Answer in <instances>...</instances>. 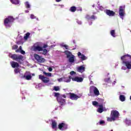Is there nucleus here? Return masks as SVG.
Listing matches in <instances>:
<instances>
[{
    "instance_id": "nucleus-1",
    "label": "nucleus",
    "mask_w": 131,
    "mask_h": 131,
    "mask_svg": "<svg viewBox=\"0 0 131 131\" xmlns=\"http://www.w3.org/2000/svg\"><path fill=\"white\" fill-rule=\"evenodd\" d=\"M123 64H124L126 67L123 66L121 68L122 70H126L127 69H131V56L127 54L121 57Z\"/></svg>"
},
{
    "instance_id": "nucleus-2",
    "label": "nucleus",
    "mask_w": 131,
    "mask_h": 131,
    "mask_svg": "<svg viewBox=\"0 0 131 131\" xmlns=\"http://www.w3.org/2000/svg\"><path fill=\"white\" fill-rule=\"evenodd\" d=\"M71 79H72L73 81H77V82H82L83 81V78L77 77H73L72 78L70 76L68 77H63V81L64 82H70Z\"/></svg>"
},
{
    "instance_id": "nucleus-3",
    "label": "nucleus",
    "mask_w": 131,
    "mask_h": 131,
    "mask_svg": "<svg viewBox=\"0 0 131 131\" xmlns=\"http://www.w3.org/2000/svg\"><path fill=\"white\" fill-rule=\"evenodd\" d=\"M14 22V18L12 16L6 18L4 20V24L7 28L12 26V23Z\"/></svg>"
},
{
    "instance_id": "nucleus-4",
    "label": "nucleus",
    "mask_w": 131,
    "mask_h": 131,
    "mask_svg": "<svg viewBox=\"0 0 131 131\" xmlns=\"http://www.w3.org/2000/svg\"><path fill=\"white\" fill-rule=\"evenodd\" d=\"M9 56L10 58L13 59V60H15V61H17V62H19V63H22L23 62V56L22 55H17L16 54H10Z\"/></svg>"
},
{
    "instance_id": "nucleus-5",
    "label": "nucleus",
    "mask_w": 131,
    "mask_h": 131,
    "mask_svg": "<svg viewBox=\"0 0 131 131\" xmlns=\"http://www.w3.org/2000/svg\"><path fill=\"white\" fill-rule=\"evenodd\" d=\"M32 51H34V52H41L42 51V47L40 46L39 43H36L32 47Z\"/></svg>"
},
{
    "instance_id": "nucleus-6",
    "label": "nucleus",
    "mask_w": 131,
    "mask_h": 131,
    "mask_svg": "<svg viewBox=\"0 0 131 131\" xmlns=\"http://www.w3.org/2000/svg\"><path fill=\"white\" fill-rule=\"evenodd\" d=\"M55 97H56L57 101L60 104V105L65 104V99H62L60 97V94L59 93H54Z\"/></svg>"
},
{
    "instance_id": "nucleus-7",
    "label": "nucleus",
    "mask_w": 131,
    "mask_h": 131,
    "mask_svg": "<svg viewBox=\"0 0 131 131\" xmlns=\"http://www.w3.org/2000/svg\"><path fill=\"white\" fill-rule=\"evenodd\" d=\"M92 104L93 106H95V107H99L97 110V112H99V113H102V112H103V104H100V103L97 101H93Z\"/></svg>"
},
{
    "instance_id": "nucleus-8",
    "label": "nucleus",
    "mask_w": 131,
    "mask_h": 131,
    "mask_svg": "<svg viewBox=\"0 0 131 131\" xmlns=\"http://www.w3.org/2000/svg\"><path fill=\"white\" fill-rule=\"evenodd\" d=\"M125 10V6H120V9L119 11V14L120 17V18L123 20V16L124 15H125V11H124Z\"/></svg>"
},
{
    "instance_id": "nucleus-9",
    "label": "nucleus",
    "mask_w": 131,
    "mask_h": 131,
    "mask_svg": "<svg viewBox=\"0 0 131 131\" xmlns=\"http://www.w3.org/2000/svg\"><path fill=\"white\" fill-rule=\"evenodd\" d=\"M111 116L113 120H116L119 117V113L117 111H113L111 113Z\"/></svg>"
},
{
    "instance_id": "nucleus-10",
    "label": "nucleus",
    "mask_w": 131,
    "mask_h": 131,
    "mask_svg": "<svg viewBox=\"0 0 131 131\" xmlns=\"http://www.w3.org/2000/svg\"><path fill=\"white\" fill-rule=\"evenodd\" d=\"M34 57L35 60L37 61L39 63H43L46 60L42 57L39 56L38 54H34Z\"/></svg>"
},
{
    "instance_id": "nucleus-11",
    "label": "nucleus",
    "mask_w": 131,
    "mask_h": 131,
    "mask_svg": "<svg viewBox=\"0 0 131 131\" xmlns=\"http://www.w3.org/2000/svg\"><path fill=\"white\" fill-rule=\"evenodd\" d=\"M90 93H93V92L95 96H99L100 95L99 90H98L97 88L95 87V86H90Z\"/></svg>"
},
{
    "instance_id": "nucleus-12",
    "label": "nucleus",
    "mask_w": 131,
    "mask_h": 131,
    "mask_svg": "<svg viewBox=\"0 0 131 131\" xmlns=\"http://www.w3.org/2000/svg\"><path fill=\"white\" fill-rule=\"evenodd\" d=\"M39 78L45 83L50 82V79H49L48 77H45V76H42V75H39Z\"/></svg>"
},
{
    "instance_id": "nucleus-13",
    "label": "nucleus",
    "mask_w": 131,
    "mask_h": 131,
    "mask_svg": "<svg viewBox=\"0 0 131 131\" xmlns=\"http://www.w3.org/2000/svg\"><path fill=\"white\" fill-rule=\"evenodd\" d=\"M58 128L60 130H65V129H67V124L61 123L58 125Z\"/></svg>"
},
{
    "instance_id": "nucleus-14",
    "label": "nucleus",
    "mask_w": 131,
    "mask_h": 131,
    "mask_svg": "<svg viewBox=\"0 0 131 131\" xmlns=\"http://www.w3.org/2000/svg\"><path fill=\"white\" fill-rule=\"evenodd\" d=\"M23 77V78H25L27 80H30L32 78L31 74L29 72H27Z\"/></svg>"
},
{
    "instance_id": "nucleus-15",
    "label": "nucleus",
    "mask_w": 131,
    "mask_h": 131,
    "mask_svg": "<svg viewBox=\"0 0 131 131\" xmlns=\"http://www.w3.org/2000/svg\"><path fill=\"white\" fill-rule=\"evenodd\" d=\"M81 97V95H79L78 96L74 94H71L70 98L71 100H77L79 98H80Z\"/></svg>"
},
{
    "instance_id": "nucleus-16",
    "label": "nucleus",
    "mask_w": 131,
    "mask_h": 131,
    "mask_svg": "<svg viewBox=\"0 0 131 131\" xmlns=\"http://www.w3.org/2000/svg\"><path fill=\"white\" fill-rule=\"evenodd\" d=\"M77 55H78V57H79L80 59H81V60H86V59H88V57L84 56V55L81 54V53L80 52H78Z\"/></svg>"
},
{
    "instance_id": "nucleus-17",
    "label": "nucleus",
    "mask_w": 131,
    "mask_h": 131,
    "mask_svg": "<svg viewBox=\"0 0 131 131\" xmlns=\"http://www.w3.org/2000/svg\"><path fill=\"white\" fill-rule=\"evenodd\" d=\"M85 70V68H84L83 66L79 67L77 68L78 72H80V73H82V72H84Z\"/></svg>"
},
{
    "instance_id": "nucleus-18",
    "label": "nucleus",
    "mask_w": 131,
    "mask_h": 131,
    "mask_svg": "<svg viewBox=\"0 0 131 131\" xmlns=\"http://www.w3.org/2000/svg\"><path fill=\"white\" fill-rule=\"evenodd\" d=\"M10 64L13 68L19 67V63L15 61H11Z\"/></svg>"
},
{
    "instance_id": "nucleus-19",
    "label": "nucleus",
    "mask_w": 131,
    "mask_h": 131,
    "mask_svg": "<svg viewBox=\"0 0 131 131\" xmlns=\"http://www.w3.org/2000/svg\"><path fill=\"white\" fill-rule=\"evenodd\" d=\"M105 13L106 15H108V16H113L115 14V13L111 10H105Z\"/></svg>"
},
{
    "instance_id": "nucleus-20",
    "label": "nucleus",
    "mask_w": 131,
    "mask_h": 131,
    "mask_svg": "<svg viewBox=\"0 0 131 131\" xmlns=\"http://www.w3.org/2000/svg\"><path fill=\"white\" fill-rule=\"evenodd\" d=\"M52 127L53 129H54L55 130H57V122H56V121H52Z\"/></svg>"
},
{
    "instance_id": "nucleus-21",
    "label": "nucleus",
    "mask_w": 131,
    "mask_h": 131,
    "mask_svg": "<svg viewBox=\"0 0 131 131\" xmlns=\"http://www.w3.org/2000/svg\"><path fill=\"white\" fill-rule=\"evenodd\" d=\"M66 55H67V58H70V57L73 56V55H72V53H71V52L68 51H66L64 52Z\"/></svg>"
},
{
    "instance_id": "nucleus-22",
    "label": "nucleus",
    "mask_w": 131,
    "mask_h": 131,
    "mask_svg": "<svg viewBox=\"0 0 131 131\" xmlns=\"http://www.w3.org/2000/svg\"><path fill=\"white\" fill-rule=\"evenodd\" d=\"M10 2L12 4H13V5H19L20 4L19 0H10Z\"/></svg>"
},
{
    "instance_id": "nucleus-23",
    "label": "nucleus",
    "mask_w": 131,
    "mask_h": 131,
    "mask_svg": "<svg viewBox=\"0 0 131 131\" xmlns=\"http://www.w3.org/2000/svg\"><path fill=\"white\" fill-rule=\"evenodd\" d=\"M43 74H44V75L46 76H48V77H51L53 76L51 73H46V72H43Z\"/></svg>"
},
{
    "instance_id": "nucleus-24",
    "label": "nucleus",
    "mask_w": 131,
    "mask_h": 131,
    "mask_svg": "<svg viewBox=\"0 0 131 131\" xmlns=\"http://www.w3.org/2000/svg\"><path fill=\"white\" fill-rule=\"evenodd\" d=\"M74 55H72V56L69 57V62H70V63H73V62H74Z\"/></svg>"
},
{
    "instance_id": "nucleus-25",
    "label": "nucleus",
    "mask_w": 131,
    "mask_h": 131,
    "mask_svg": "<svg viewBox=\"0 0 131 131\" xmlns=\"http://www.w3.org/2000/svg\"><path fill=\"white\" fill-rule=\"evenodd\" d=\"M29 35H30V33H26L24 36V39L25 40H27V39H28V38H29Z\"/></svg>"
},
{
    "instance_id": "nucleus-26",
    "label": "nucleus",
    "mask_w": 131,
    "mask_h": 131,
    "mask_svg": "<svg viewBox=\"0 0 131 131\" xmlns=\"http://www.w3.org/2000/svg\"><path fill=\"white\" fill-rule=\"evenodd\" d=\"M119 98L121 102H124L125 101V97L124 95H120Z\"/></svg>"
},
{
    "instance_id": "nucleus-27",
    "label": "nucleus",
    "mask_w": 131,
    "mask_h": 131,
    "mask_svg": "<svg viewBox=\"0 0 131 131\" xmlns=\"http://www.w3.org/2000/svg\"><path fill=\"white\" fill-rule=\"evenodd\" d=\"M111 34L113 37H116V35H115V30H113L111 31Z\"/></svg>"
},
{
    "instance_id": "nucleus-28",
    "label": "nucleus",
    "mask_w": 131,
    "mask_h": 131,
    "mask_svg": "<svg viewBox=\"0 0 131 131\" xmlns=\"http://www.w3.org/2000/svg\"><path fill=\"white\" fill-rule=\"evenodd\" d=\"M71 12H75L76 11V7L73 6L70 8Z\"/></svg>"
},
{
    "instance_id": "nucleus-29",
    "label": "nucleus",
    "mask_w": 131,
    "mask_h": 131,
    "mask_svg": "<svg viewBox=\"0 0 131 131\" xmlns=\"http://www.w3.org/2000/svg\"><path fill=\"white\" fill-rule=\"evenodd\" d=\"M125 122H126V124H127V125H131V122H130V120L126 119L125 120Z\"/></svg>"
},
{
    "instance_id": "nucleus-30",
    "label": "nucleus",
    "mask_w": 131,
    "mask_h": 131,
    "mask_svg": "<svg viewBox=\"0 0 131 131\" xmlns=\"http://www.w3.org/2000/svg\"><path fill=\"white\" fill-rule=\"evenodd\" d=\"M53 91H55V92H58V91H60V87L54 86Z\"/></svg>"
},
{
    "instance_id": "nucleus-31",
    "label": "nucleus",
    "mask_w": 131,
    "mask_h": 131,
    "mask_svg": "<svg viewBox=\"0 0 131 131\" xmlns=\"http://www.w3.org/2000/svg\"><path fill=\"white\" fill-rule=\"evenodd\" d=\"M104 102V100L102 99H98V103H99L100 105H103V103Z\"/></svg>"
},
{
    "instance_id": "nucleus-32",
    "label": "nucleus",
    "mask_w": 131,
    "mask_h": 131,
    "mask_svg": "<svg viewBox=\"0 0 131 131\" xmlns=\"http://www.w3.org/2000/svg\"><path fill=\"white\" fill-rule=\"evenodd\" d=\"M25 6L27 9H29V8H30V4H29L28 2H26Z\"/></svg>"
},
{
    "instance_id": "nucleus-33",
    "label": "nucleus",
    "mask_w": 131,
    "mask_h": 131,
    "mask_svg": "<svg viewBox=\"0 0 131 131\" xmlns=\"http://www.w3.org/2000/svg\"><path fill=\"white\" fill-rule=\"evenodd\" d=\"M60 46L61 47H64V48H65L67 49H68V46L64 44V43H62L60 44Z\"/></svg>"
},
{
    "instance_id": "nucleus-34",
    "label": "nucleus",
    "mask_w": 131,
    "mask_h": 131,
    "mask_svg": "<svg viewBox=\"0 0 131 131\" xmlns=\"http://www.w3.org/2000/svg\"><path fill=\"white\" fill-rule=\"evenodd\" d=\"M47 53H48V50H47V49L43 50V55H47Z\"/></svg>"
},
{
    "instance_id": "nucleus-35",
    "label": "nucleus",
    "mask_w": 131,
    "mask_h": 131,
    "mask_svg": "<svg viewBox=\"0 0 131 131\" xmlns=\"http://www.w3.org/2000/svg\"><path fill=\"white\" fill-rule=\"evenodd\" d=\"M20 51H22V47L20 46L19 47V50L18 49V50H16L15 51L16 53H19V52H20Z\"/></svg>"
},
{
    "instance_id": "nucleus-36",
    "label": "nucleus",
    "mask_w": 131,
    "mask_h": 131,
    "mask_svg": "<svg viewBox=\"0 0 131 131\" xmlns=\"http://www.w3.org/2000/svg\"><path fill=\"white\" fill-rule=\"evenodd\" d=\"M14 72L15 73L17 74V73H19L20 72V70L18 69H15L14 70Z\"/></svg>"
},
{
    "instance_id": "nucleus-37",
    "label": "nucleus",
    "mask_w": 131,
    "mask_h": 131,
    "mask_svg": "<svg viewBox=\"0 0 131 131\" xmlns=\"http://www.w3.org/2000/svg\"><path fill=\"white\" fill-rule=\"evenodd\" d=\"M107 121H114L113 120V119H112V116H111V118H107Z\"/></svg>"
},
{
    "instance_id": "nucleus-38",
    "label": "nucleus",
    "mask_w": 131,
    "mask_h": 131,
    "mask_svg": "<svg viewBox=\"0 0 131 131\" xmlns=\"http://www.w3.org/2000/svg\"><path fill=\"white\" fill-rule=\"evenodd\" d=\"M17 48H18V46L17 45H13L12 46L13 50H16V49H17Z\"/></svg>"
},
{
    "instance_id": "nucleus-39",
    "label": "nucleus",
    "mask_w": 131,
    "mask_h": 131,
    "mask_svg": "<svg viewBox=\"0 0 131 131\" xmlns=\"http://www.w3.org/2000/svg\"><path fill=\"white\" fill-rule=\"evenodd\" d=\"M77 23L78 24H79V25H81V24H82V23L81 22V21H80V20L77 19Z\"/></svg>"
},
{
    "instance_id": "nucleus-40",
    "label": "nucleus",
    "mask_w": 131,
    "mask_h": 131,
    "mask_svg": "<svg viewBox=\"0 0 131 131\" xmlns=\"http://www.w3.org/2000/svg\"><path fill=\"white\" fill-rule=\"evenodd\" d=\"M58 81H59V82H61L62 81H63V78H61L58 79Z\"/></svg>"
},
{
    "instance_id": "nucleus-41",
    "label": "nucleus",
    "mask_w": 131,
    "mask_h": 131,
    "mask_svg": "<svg viewBox=\"0 0 131 131\" xmlns=\"http://www.w3.org/2000/svg\"><path fill=\"white\" fill-rule=\"evenodd\" d=\"M31 19H35V16L33 14H31Z\"/></svg>"
},
{
    "instance_id": "nucleus-42",
    "label": "nucleus",
    "mask_w": 131,
    "mask_h": 131,
    "mask_svg": "<svg viewBox=\"0 0 131 131\" xmlns=\"http://www.w3.org/2000/svg\"><path fill=\"white\" fill-rule=\"evenodd\" d=\"M76 73H75V72L74 71H72L70 72V74L71 75H74V74H76Z\"/></svg>"
},
{
    "instance_id": "nucleus-43",
    "label": "nucleus",
    "mask_w": 131,
    "mask_h": 131,
    "mask_svg": "<svg viewBox=\"0 0 131 131\" xmlns=\"http://www.w3.org/2000/svg\"><path fill=\"white\" fill-rule=\"evenodd\" d=\"M48 70L50 72H52V71H53V69L51 67L48 68Z\"/></svg>"
},
{
    "instance_id": "nucleus-44",
    "label": "nucleus",
    "mask_w": 131,
    "mask_h": 131,
    "mask_svg": "<svg viewBox=\"0 0 131 131\" xmlns=\"http://www.w3.org/2000/svg\"><path fill=\"white\" fill-rule=\"evenodd\" d=\"M17 45H23V42H22L21 41H19L17 42Z\"/></svg>"
},
{
    "instance_id": "nucleus-45",
    "label": "nucleus",
    "mask_w": 131,
    "mask_h": 131,
    "mask_svg": "<svg viewBox=\"0 0 131 131\" xmlns=\"http://www.w3.org/2000/svg\"><path fill=\"white\" fill-rule=\"evenodd\" d=\"M20 53H21V54H22L23 55H24V54H25V51H23V50H20Z\"/></svg>"
},
{
    "instance_id": "nucleus-46",
    "label": "nucleus",
    "mask_w": 131,
    "mask_h": 131,
    "mask_svg": "<svg viewBox=\"0 0 131 131\" xmlns=\"http://www.w3.org/2000/svg\"><path fill=\"white\" fill-rule=\"evenodd\" d=\"M90 19H96V16L92 15L90 17Z\"/></svg>"
},
{
    "instance_id": "nucleus-47",
    "label": "nucleus",
    "mask_w": 131,
    "mask_h": 131,
    "mask_svg": "<svg viewBox=\"0 0 131 131\" xmlns=\"http://www.w3.org/2000/svg\"><path fill=\"white\" fill-rule=\"evenodd\" d=\"M109 80H110V78H108L107 79H105L104 81L107 82L108 81H109Z\"/></svg>"
},
{
    "instance_id": "nucleus-48",
    "label": "nucleus",
    "mask_w": 131,
    "mask_h": 131,
    "mask_svg": "<svg viewBox=\"0 0 131 131\" xmlns=\"http://www.w3.org/2000/svg\"><path fill=\"white\" fill-rule=\"evenodd\" d=\"M86 19H91V16H90V15H86Z\"/></svg>"
},
{
    "instance_id": "nucleus-49",
    "label": "nucleus",
    "mask_w": 131,
    "mask_h": 131,
    "mask_svg": "<svg viewBox=\"0 0 131 131\" xmlns=\"http://www.w3.org/2000/svg\"><path fill=\"white\" fill-rule=\"evenodd\" d=\"M42 48H43V49H46V48H48V45H44L43 46V47H42Z\"/></svg>"
},
{
    "instance_id": "nucleus-50",
    "label": "nucleus",
    "mask_w": 131,
    "mask_h": 131,
    "mask_svg": "<svg viewBox=\"0 0 131 131\" xmlns=\"http://www.w3.org/2000/svg\"><path fill=\"white\" fill-rule=\"evenodd\" d=\"M104 122H105L104 121H100L99 123L100 124H103V123H104Z\"/></svg>"
},
{
    "instance_id": "nucleus-51",
    "label": "nucleus",
    "mask_w": 131,
    "mask_h": 131,
    "mask_svg": "<svg viewBox=\"0 0 131 131\" xmlns=\"http://www.w3.org/2000/svg\"><path fill=\"white\" fill-rule=\"evenodd\" d=\"M62 0H56V2L57 3H59V2H61Z\"/></svg>"
},
{
    "instance_id": "nucleus-52",
    "label": "nucleus",
    "mask_w": 131,
    "mask_h": 131,
    "mask_svg": "<svg viewBox=\"0 0 131 131\" xmlns=\"http://www.w3.org/2000/svg\"><path fill=\"white\" fill-rule=\"evenodd\" d=\"M59 7H61V8H64V5H59Z\"/></svg>"
},
{
    "instance_id": "nucleus-53",
    "label": "nucleus",
    "mask_w": 131,
    "mask_h": 131,
    "mask_svg": "<svg viewBox=\"0 0 131 131\" xmlns=\"http://www.w3.org/2000/svg\"><path fill=\"white\" fill-rule=\"evenodd\" d=\"M62 97H63V98H66V96H65V95H62Z\"/></svg>"
},
{
    "instance_id": "nucleus-54",
    "label": "nucleus",
    "mask_w": 131,
    "mask_h": 131,
    "mask_svg": "<svg viewBox=\"0 0 131 131\" xmlns=\"http://www.w3.org/2000/svg\"><path fill=\"white\" fill-rule=\"evenodd\" d=\"M25 12H26V13H28L29 12V11L27 10V11H26Z\"/></svg>"
},
{
    "instance_id": "nucleus-55",
    "label": "nucleus",
    "mask_w": 131,
    "mask_h": 131,
    "mask_svg": "<svg viewBox=\"0 0 131 131\" xmlns=\"http://www.w3.org/2000/svg\"><path fill=\"white\" fill-rule=\"evenodd\" d=\"M116 83V81H114V84H115V83Z\"/></svg>"
},
{
    "instance_id": "nucleus-56",
    "label": "nucleus",
    "mask_w": 131,
    "mask_h": 131,
    "mask_svg": "<svg viewBox=\"0 0 131 131\" xmlns=\"http://www.w3.org/2000/svg\"><path fill=\"white\" fill-rule=\"evenodd\" d=\"M34 75H35L34 74H32L33 76H34Z\"/></svg>"
},
{
    "instance_id": "nucleus-57",
    "label": "nucleus",
    "mask_w": 131,
    "mask_h": 131,
    "mask_svg": "<svg viewBox=\"0 0 131 131\" xmlns=\"http://www.w3.org/2000/svg\"><path fill=\"white\" fill-rule=\"evenodd\" d=\"M130 100H131V96H130Z\"/></svg>"
},
{
    "instance_id": "nucleus-58",
    "label": "nucleus",
    "mask_w": 131,
    "mask_h": 131,
    "mask_svg": "<svg viewBox=\"0 0 131 131\" xmlns=\"http://www.w3.org/2000/svg\"><path fill=\"white\" fill-rule=\"evenodd\" d=\"M93 8H94V7H95V5H93Z\"/></svg>"
},
{
    "instance_id": "nucleus-59",
    "label": "nucleus",
    "mask_w": 131,
    "mask_h": 131,
    "mask_svg": "<svg viewBox=\"0 0 131 131\" xmlns=\"http://www.w3.org/2000/svg\"><path fill=\"white\" fill-rule=\"evenodd\" d=\"M41 84H39V85H41Z\"/></svg>"
},
{
    "instance_id": "nucleus-60",
    "label": "nucleus",
    "mask_w": 131,
    "mask_h": 131,
    "mask_svg": "<svg viewBox=\"0 0 131 131\" xmlns=\"http://www.w3.org/2000/svg\"><path fill=\"white\" fill-rule=\"evenodd\" d=\"M90 25H92V24H90Z\"/></svg>"
}]
</instances>
